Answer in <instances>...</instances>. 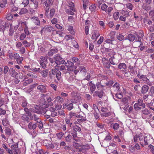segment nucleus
Segmentation results:
<instances>
[{
    "mask_svg": "<svg viewBox=\"0 0 154 154\" xmlns=\"http://www.w3.org/2000/svg\"><path fill=\"white\" fill-rule=\"evenodd\" d=\"M31 20L35 25L37 26L40 25V21L38 17H33L31 18Z\"/></svg>",
    "mask_w": 154,
    "mask_h": 154,
    "instance_id": "2eb2a0df",
    "label": "nucleus"
},
{
    "mask_svg": "<svg viewBox=\"0 0 154 154\" xmlns=\"http://www.w3.org/2000/svg\"><path fill=\"white\" fill-rule=\"evenodd\" d=\"M22 43L24 45L25 47H30L31 45L30 43L28 42L26 40H23L22 42Z\"/></svg>",
    "mask_w": 154,
    "mask_h": 154,
    "instance_id": "72a5a7b5",
    "label": "nucleus"
},
{
    "mask_svg": "<svg viewBox=\"0 0 154 154\" xmlns=\"http://www.w3.org/2000/svg\"><path fill=\"white\" fill-rule=\"evenodd\" d=\"M149 14L150 16H152V20L154 22V11H151L149 13Z\"/></svg>",
    "mask_w": 154,
    "mask_h": 154,
    "instance_id": "774afa93",
    "label": "nucleus"
},
{
    "mask_svg": "<svg viewBox=\"0 0 154 154\" xmlns=\"http://www.w3.org/2000/svg\"><path fill=\"white\" fill-rule=\"evenodd\" d=\"M101 115L102 116L108 117L111 115V113L110 112H104L101 114Z\"/></svg>",
    "mask_w": 154,
    "mask_h": 154,
    "instance_id": "052dcab7",
    "label": "nucleus"
},
{
    "mask_svg": "<svg viewBox=\"0 0 154 154\" xmlns=\"http://www.w3.org/2000/svg\"><path fill=\"white\" fill-rule=\"evenodd\" d=\"M72 138V136L70 134H69L66 137L65 140L67 142H70Z\"/></svg>",
    "mask_w": 154,
    "mask_h": 154,
    "instance_id": "09e8293b",
    "label": "nucleus"
},
{
    "mask_svg": "<svg viewBox=\"0 0 154 154\" xmlns=\"http://www.w3.org/2000/svg\"><path fill=\"white\" fill-rule=\"evenodd\" d=\"M3 125L4 126H7L9 124V122L7 119H3L2 121Z\"/></svg>",
    "mask_w": 154,
    "mask_h": 154,
    "instance_id": "a18cd8bd",
    "label": "nucleus"
},
{
    "mask_svg": "<svg viewBox=\"0 0 154 154\" xmlns=\"http://www.w3.org/2000/svg\"><path fill=\"white\" fill-rule=\"evenodd\" d=\"M72 60L74 63H75V64L77 65L79 64L80 61L78 58L75 57H72Z\"/></svg>",
    "mask_w": 154,
    "mask_h": 154,
    "instance_id": "37998d69",
    "label": "nucleus"
},
{
    "mask_svg": "<svg viewBox=\"0 0 154 154\" xmlns=\"http://www.w3.org/2000/svg\"><path fill=\"white\" fill-rule=\"evenodd\" d=\"M141 106L143 108H145V105L144 103H143V100L139 99H138L137 102L134 104V107L135 110H138L141 109Z\"/></svg>",
    "mask_w": 154,
    "mask_h": 154,
    "instance_id": "7ed1b4c3",
    "label": "nucleus"
},
{
    "mask_svg": "<svg viewBox=\"0 0 154 154\" xmlns=\"http://www.w3.org/2000/svg\"><path fill=\"white\" fill-rule=\"evenodd\" d=\"M107 7L108 6L106 4H103L101 5V9L103 11L106 12V10Z\"/></svg>",
    "mask_w": 154,
    "mask_h": 154,
    "instance_id": "4d7b16f0",
    "label": "nucleus"
},
{
    "mask_svg": "<svg viewBox=\"0 0 154 154\" xmlns=\"http://www.w3.org/2000/svg\"><path fill=\"white\" fill-rule=\"evenodd\" d=\"M67 30L72 35H74L75 32L74 31L73 27L72 26H67Z\"/></svg>",
    "mask_w": 154,
    "mask_h": 154,
    "instance_id": "a878e982",
    "label": "nucleus"
},
{
    "mask_svg": "<svg viewBox=\"0 0 154 154\" xmlns=\"http://www.w3.org/2000/svg\"><path fill=\"white\" fill-rule=\"evenodd\" d=\"M103 91L102 90L98 89L97 91H96L94 92L93 95L94 96H98L99 98H101L103 96Z\"/></svg>",
    "mask_w": 154,
    "mask_h": 154,
    "instance_id": "ddd939ff",
    "label": "nucleus"
},
{
    "mask_svg": "<svg viewBox=\"0 0 154 154\" xmlns=\"http://www.w3.org/2000/svg\"><path fill=\"white\" fill-rule=\"evenodd\" d=\"M24 110L29 116L30 117L31 116L32 114L31 112L29 111V110L27 108H25L24 109Z\"/></svg>",
    "mask_w": 154,
    "mask_h": 154,
    "instance_id": "13d9d810",
    "label": "nucleus"
},
{
    "mask_svg": "<svg viewBox=\"0 0 154 154\" xmlns=\"http://www.w3.org/2000/svg\"><path fill=\"white\" fill-rule=\"evenodd\" d=\"M27 100L26 99L24 98L22 104V106L23 107H25L27 106Z\"/></svg>",
    "mask_w": 154,
    "mask_h": 154,
    "instance_id": "6e6d98bb",
    "label": "nucleus"
},
{
    "mask_svg": "<svg viewBox=\"0 0 154 154\" xmlns=\"http://www.w3.org/2000/svg\"><path fill=\"white\" fill-rule=\"evenodd\" d=\"M89 9L91 11L94 12L96 10V7L95 5H92L90 6Z\"/></svg>",
    "mask_w": 154,
    "mask_h": 154,
    "instance_id": "864d4df0",
    "label": "nucleus"
},
{
    "mask_svg": "<svg viewBox=\"0 0 154 154\" xmlns=\"http://www.w3.org/2000/svg\"><path fill=\"white\" fill-rule=\"evenodd\" d=\"M65 121L68 127H71L72 126V121L70 118H66L65 119Z\"/></svg>",
    "mask_w": 154,
    "mask_h": 154,
    "instance_id": "f3484780",
    "label": "nucleus"
},
{
    "mask_svg": "<svg viewBox=\"0 0 154 154\" xmlns=\"http://www.w3.org/2000/svg\"><path fill=\"white\" fill-rule=\"evenodd\" d=\"M54 59L56 62L57 63L56 65L54 66V67H56L57 65L60 64V63L63 64L65 63V60H64L62 59V58L59 55L57 54L55 55Z\"/></svg>",
    "mask_w": 154,
    "mask_h": 154,
    "instance_id": "20e7f679",
    "label": "nucleus"
},
{
    "mask_svg": "<svg viewBox=\"0 0 154 154\" xmlns=\"http://www.w3.org/2000/svg\"><path fill=\"white\" fill-rule=\"evenodd\" d=\"M30 118H31V120L33 119L34 121H36L37 123H39L41 122L38 114H34L32 115H31Z\"/></svg>",
    "mask_w": 154,
    "mask_h": 154,
    "instance_id": "9d476101",
    "label": "nucleus"
},
{
    "mask_svg": "<svg viewBox=\"0 0 154 154\" xmlns=\"http://www.w3.org/2000/svg\"><path fill=\"white\" fill-rule=\"evenodd\" d=\"M65 105L66 106V109L69 110H71L73 108V104L72 103L69 104H66H66H65Z\"/></svg>",
    "mask_w": 154,
    "mask_h": 154,
    "instance_id": "f704fd0d",
    "label": "nucleus"
},
{
    "mask_svg": "<svg viewBox=\"0 0 154 154\" xmlns=\"http://www.w3.org/2000/svg\"><path fill=\"white\" fill-rule=\"evenodd\" d=\"M21 119L24 121L26 122H29L31 120V118H29L26 115L23 114L21 116Z\"/></svg>",
    "mask_w": 154,
    "mask_h": 154,
    "instance_id": "412c9836",
    "label": "nucleus"
},
{
    "mask_svg": "<svg viewBox=\"0 0 154 154\" xmlns=\"http://www.w3.org/2000/svg\"><path fill=\"white\" fill-rule=\"evenodd\" d=\"M94 111V115L95 118L96 119H97L99 117V109L97 108V109L95 110Z\"/></svg>",
    "mask_w": 154,
    "mask_h": 154,
    "instance_id": "c756f323",
    "label": "nucleus"
},
{
    "mask_svg": "<svg viewBox=\"0 0 154 154\" xmlns=\"http://www.w3.org/2000/svg\"><path fill=\"white\" fill-rule=\"evenodd\" d=\"M9 72L12 76L14 77H16L18 73L15 71V70L13 68H10L9 69Z\"/></svg>",
    "mask_w": 154,
    "mask_h": 154,
    "instance_id": "aec40b11",
    "label": "nucleus"
},
{
    "mask_svg": "<svg viewBox=\"0 0 154 154\" xmlns=\"http://www.w3.org/2000/svg\"><path fill=\"white\" fill-rule=\"evenodd\" d=\"M26 35L24 33H22L20 36L19 38L20 40H23L26 37Z\"/></svg>",
    "mask_w": 154,
    "mask_h": 154,
    "instance_id": "e2e57ef3",
    "label": "nucleus"
},
{
    "mask_svg": "<svg viewBox=\"0 0 154 154\" xmlns=\"http://www.w3.org/2000/svg\"><path fill=\"white\" fill-rule=\"evenodd\" d=\"M33 81V80L32 79H29L26 80L23 83V85L24 86H26L28 84L32 83Z\"/></svg>",
    "mask_w": 154,
    "mask_h": 154,
    "instance_id": "c03bdc74",
    "label": "nucleus"
},
{
    "mask_svg": "<svg viewBox=\"0 0 154 154\" xmlns=\"http://www.w3.org/2000/svg\"><path fill=\"white\" fill-rule=\"evenodd\" d=\"M64 63H65L66 66L67 67H72L73 65L72 62L69 61H67L66 63H65V62Z\"/></svg>",
    "mask_w": 154,
    "mask_h": 154,
    "instance_id": "ea45409f",
    "label": "nucleus"
},
{
    "mask_svg": "<svg viewBox=\"0 0 154 154\" xmlns=\"http://www.w3.org/2000/svg\"><path fill=\"white\" fill-rule=\"evenodd\" d=\"M90 26H85V34L88 35L89 34V29Z\"/></svg>",
    "mask_w": 154,
    "mask_h": 154,
    "instance_id": "603ef678",
    "label": "nucleus"
},
{
    "mask_svg": "<svg viewBox=\"0 0 154 154\" xmlns=\"http://www.w3.org/2000/svg\"><path fill=\"white\" fill-rule=\"evenodd\" d=\"M55 12V9L52 8L50 10L49 16L51 17H52L54 15Z\"/></svg>",
    "mask_w": 154,
    "mask_h": 154,
    "instance_id": "3c124183",
    "label": "nucleus"
},
{
    "mask_svg": "<svg viewBox=\"0 0 154 154\" xmlns=\"http://www.w3.org/2000/svg\"><path fill=\"white\" fill-rule=\"evenodd\" d=\"M28 11L27 9L22 8L21 9L20 12L19 13V14L20 15L24 14L26 13Z\"/></svg>",
    "mask_w": 154,
    "mask_h": 154,
    "instance_id": "473e14b6",
    "label": "nucleus"
},
{
    "mask_svg": "<svg viewBox=\"0 0 154 154\" xmlns=\"http://www.w3.org/2000/svg\"><path fill=\"white\" fill-rule=\"evenodd\" d=\"M9 24L8 23H4L2 19H0V31L4 32L7 27H8Z\"/></svg>",
    "mask_w": 154,
    "mask_h": 154,
    "instance_id": "423d86ee",
    "label": "nucleus"
},
{
    "mask_svg": "<svg viewBox=\"0 0 154 154\" xmlns=\"http://www.w3.org/2000/svg\"><path fill=\"white\" fill-rule=\"evenodd\" d=\"M29 3V0H23L22 2L21 3L22 5H24V7L27 6Z\"/></svg>",
    "mask_w": 154,
    "mask_h": 154,
    "instance_id": "5fc2aeb1",
    "label": "nucleus"
},
{
    "mask_svg": "<svg viewBox=\"0 0 154 154\" xmlns=\"http://www.w3.org/2000/svg\"><path fill=\"white\" fill-rule=\"evenodd\" d=\"M39 103L40 105H43L46 103V101L45 99L43 98H41L39 101Z\"/></svg>",
    "mask_w": 154,
    "mask_h": 154,
    "instance_id": "49530a36",
    "label": "nucleus"
},
{
    "mask_svg": "<svg viewBox=\"0 0 154 154\" xmlns=\"http://www.w3.org/2000/svg\"><path fill=\"white\" fill-rule=\"evenodd\" d=\"M142 116L143 119H146L147 117L146 116L149 114L150 112L147 109H145L142 110Z\"/></svg>",
    "mask_w": 154,
    "mask_h": 154,
    "instance_id": "f8f14e48",
    "label": "nucleus"
},
{
    "mask_svg": "<svg viewBox=\"0 0 154 154\" xmlns=\"http://www.w3.org/2000/svg\"><path fill=\"white\" fill-rule=\"evenodd\" d=\"M115 91H118L120 88L119 84L117 82H116L113 87Z\"/></svg>",
    "mask_w": 154,
    "mask_h": 154,
    "instance_id": "79ce46f5",
    "label": "nucleus"
},
{
    "mask_svg": "<svg viewBox=\"0 0 154 154\" xmlns=\"http://www.w3.org/2000/svg\"><path fill=\"white\" fill-rule=\"evenodd\" d=\"M54 28L52 26L42 27L41 33L42 34L50 33L54 31Z\"/></svg>",
    "mask_w": 154,
    "mask_h": 154,
    "instance_id": "39448f33",
    "label": "nucleus"
},
{
    "mask_svg": "<svg viewBox=\"0 0 154 154\" xmlns=\"http://www.w3.org/2000/svg\"><path fill=\"white\" fill-rule=\"evenodd\" d=\"M54 99V98L52 95H51L50 97H47L46 99V103H48L46 104V106H53V103L52 102H51V101Z\"/></svg>",
    "mask_w": 154,
    "mask_h": 154,
    "instance_id": "9b49d317",
    "label": "nucleus"
},
{
    "mask_svg": "<svg viewBox=\"0 0 154 154\" xmlns=\"http://www.w3.org/2000/svg\"><path fill=\"white\" fill-rule=\"evenodd\" d=\"M121 13L122 15L126 17H128L129 16V12L127 11L122 10Z\"/></svg>",
    "mask_w": 154,
    "mask_h": 154,
    "instance_id": "8fccbe9b",
    "label": "nucleus"
},
{
    "mask_svg": "<svg viewBox=\"0 0 154 154\" xmlns=\"http://www.w3.org/2000/svg\"><path fill=\"white\" fill-rule=\"evenodd\" d=\"M149 4L144 3L142 6V8L147 11H149L151 8V7Z\"/></svg>",
    "mask_w": 154,
    "mask_h": 154,
    "instance_id": "b1692460",
    "label": "nucleus"
},
{
    "mask_svg": "<svg viewBox=\"0 0 154 154\" xmlns=\"http://www.w3.org/2000/svg\"><path fill=\"white\" fill-rule=\"evenodd\" d=\"M57 51V48H53L50 50L48 53L49 56H52L54 54L56 53Z\"/></svg>",
    "mask_w": 154,
    "mask_h": 154,
    "instance_id": "393cba45",
    "label": "nucleus"
},
{
    "mask_svg": "<svg viewBox=\"0 0 154 154\" xmlns=\"http://www.w3.org/2000/svg\"><path fill=\"white\" fill-rule=\"evenodd\" d=\"M32 107L33 108H31L29 109L30 111L32 112L39 113L40 112V106H39L34 105Z\"/></svg>",
    "mask_w": 154,
    "mask_h": 154,
    "instance_id": "1a4fd4ad",
    "label": "nucleus"
},
{
    "mask_svg": "<svg viewBox=\"0 0 154 154\" xmlns=\"http://www.w3.org/2000/svg\"><path fill=\"white\" fill-rule=\"evenodd\" d=\"M89 86L91 92L92 93H93L96 89L95 85L92 83V81H91L89 83Z\"/></svg>",
    "mask_w": 154,
    "mask_h": 154,
    "instance_id": "a211bd4d",
    "label": "nucleus"
},
{
    "mask_svg": "<svg viewBox=\"0 0 154 154\" xmlns=\"http://www.w3.org/2000/svg\"><path fill=\"white\" fill-rule=\"evenodd\" d=\"M149 88L148 86L146 85H144L142 88V93L143 94L146 93L148 91Z\"/></svg>",
    "mask_w": 154,
    "mask_h": 154,
    "instance_id": "5701e85b",
    "label": "nucleus"
},
{
    "mask_svg": "<svg viewBox=\"0 0 154 154\" xmlns=\"http://www.w3.org/2000/svg\"><path fill=\"white\" fill-rule=\"evenodd\" d=\"M137 76L139 79H141L144 83L147 84L150 86L152 85V83L149 82V80L147 78L146 75H140V73H139L137 75Z\"/></svg>",
    "mask_w": 154,
    "mask_h": 154,
    "instance_id": "0eeeda50",
    "label": "nucleus"
},
{
    "mask_svg": "<svg viewBox=\"0 0 154 154\" xmlns=\"http://www.w3.org/2000/svg\"><path fill=\"white\" fill-rule=\"evenodd\" d=\"M126 8L131 10H132L133 8V6L130 3H127L126 4Z\"/></svg>",
    "mask_w": 154,
    "mask_h": 154,
    "instance_id": "680f3d73",
    "label": "nucleus"
},
{
    "mask_svg": "<svg viewBox=\"0 0 154 154\" xmlns=\"http://www.w3.org/2000/svg\"><path fill=\"white\" fill-rule=\"evenodd\" d=\"M119 16V12H115L113 14V18L116 20L118 19Z\"/></svg>",
    "mask_w": 154,
    "mask_h": 154,
    "instance_id": "4c0bfd02",
    "label": "nucleus"
},
{
    "mask_svg": "<svg viewBox=\"0 0 154 154\" xmlns=\"http://www.w3.org/2000/svg\"><path fill=\"white\" fill-rule=\"evenodd\" d=\"M128 101V98L127 97H125L122 99L121 100L120 103L122 104H125L127 103Z\"/></svg>",
    "mask_w": 154,
    "mask_h": 154,
    "instance_id": "de8ad7c7",
    "label": "nucleus"
},
{
    "mask_svg": "<svg viewBox=\"0 0 154 154\" xmlns=\"http://www.w3.org/2000/svg\"><path fill=\"white\" fill-rule=\"evenodd\" d=\"M72 128L75 131V133H76V131L79 132H80L81 131V129L80 127L77 125H75L72 126Z\"/></svg>",
    "mask_w": 154,
    "mask_h": 154,
    "instance_id": "2f4dec72",
    "label": "nucleus"
},
{
    "mask_svg": "<svg viewBox=\"0 0 154 154\" xmlns=\"http://www.w3.org/2000/svg\"><path fill=\"white\" fill-rule=\"evenodd\" d=\"M5 131L6 135L8 137L11 134V130L9 128H6Z\"/></svg>",
    "mask_w": 154,
    "mask_h": 154,
    "instance_id": "c85d7f7f",
    "label": "nucleus"
},
{
    "mask_svg": "<svg viewBox=\"0 0 154 154\" xmlns=\"http://www.w3.org/2000/svg\"><path fill=\"white\" fill-rule=\"evenodd\" d=\"M64 134V133L62 132L57 133L56 134L57 138L59 140H61L63 137Z\"/></svg>",
    "mask_w": 154,
    "mask_h": 154,
    "instance_id": "cd10ccee",
    "label": "nucleus"
},
{
    "mask_svg": "<svg viewBox=\"0 0 154 154\" xmlns=\"http://www.w3.org/2000/svg\"><path fill=\"white\" fill-rule=\"evenodd\" d=\"M152 138V137L149 134H146L144 136V140L142 142H141L140 143L141 145L143 147L144 146H146L149 143V141Z\"/></svg>",
    "mask_w": 154,
    "mask_h": 154,
    "instance_id": "f03ea898",
    "label": "nucleus"
},
{
    "mask_svg": "<svg viewBox=\"0 0 154 154\" xmlns=\"http://www.w3.org/2000/svg\"><path fill=\"white\" fill-rule=\"evenodd\" d=\"M64 101L63 98L60 96H57L54 101V103L56 104V102H57V104H61Z\"/></svg>",
    "mask_w": 154,
    "mask_h": 154,
    "instance_id": "dca6fc26",
    "label": "nucleus"
},
{
    "mask_svg": "<svg viewBox=\"0 0 154 154\" xmlns=\"http://www.w3.org/2000/svg\"><path fill=\"white\" fill-rule=\"evenodd\" d=\"M100 35V34L97 31H95L92 35L91 38L92 39L96 40Z\"/></svg>",
    "mask_w": 154,
    "mask_h": 154,
    "instance_id": "4be33fe9",
    "label": "nucleus"
},
{
    "mask_svg": "<svg viewBox=\"0 0 154 154\" xmlns=\"http://www.w3.org/2000/svg\"><path fill=\"white\" fill-rule=\"evenodd\" d=\"M71 98L70 99V102L72 103H75L78 101H80L81 100V97L80 94L78 93L75 92L74 91L71 93Z\"/></svg>",
    "mask_w": 154,
    "mask_h": 154,
    "instance_id": "f257e3e1",
    "label": "nucleus"
},
{
    "mask_svg": "<svg viewBox=\"0 0 154 154\" xmlns=\"http://www.w3.org/2000/svg\"><path fill=\"white\" fill-rule=\"evenodd\" d=\"M56 73L55 74V75H56V77L57 78V79H58V80L59 81L60 80L61 78V72L58 70H56Z\"/></svg>",
    "mask_w": 154,
    "mask_h": 154,
    "instance_id": "58836bf2",
    "label": "nucleus"
},
{
    "mask_svg": "<svg viewBox=\"0 0 154 154\" xmlns=\"http://www.w3.org/2000/svg\"><path fill=\"white\" fill-rule=\"evenodd\" d=\"M128 39L130 41H133L135 39L134 35L132 34H129L128 36Z\"/></svg>",
    "mask_w": 154,
    "mask_h": 154,
    "instance_id": "e433bc0d",
    "label": "nucleus"
},
{
    "mask_svg": "<svg viewBox=\"0 0 154 154\" xmlns=\"http://www.w3.org/2000/svg\"><path fill=\"white\" fill-rule=\"evenodd\" d=\"M7 3L6 0H2L0 2V6L2 8L4 7Z\"/></svg>",
    "mask_w": 154,
    "mask_h": 154,
    "instance_id": "a19ab883",
    "label": "nucleus"
},
{
    "mask_svg": "<svg viewBox=\"0 0 154 154\" xmlns=\"http://www.w3.org/2000/svg\"><path fill=\"white\" fill-rule=\"evenodd\" d=\"M6 18L8 20H10L13 18L12 15L10 13H8L7 15Z\"/></svg>",
    "mask_w": 154,
    "mask_h": 154,
    "instance_id": "bf43d9fd",
    "label": "nucleus"
},
{
    "mask_svg": "<svg viewBox=\"0 0 154 154\" xmlns=\"http://www.w3.org/2000/svg\"><path fill=\"white\" fill-rule=\"evenodd\" d=\"M149 147L150 149V151L153 154H154V146L153 145L150 144L148 146Z\"/></svg>",
    "mask_w": 154,
    "mask_h": 154,
    "instance_id": "338daca9",
    "label": "nucleus"
},
{
    "mask_svg": "<svg viewBox=\"0 0 154 154\" xmlns=\"http://www.w3.org/2000/svg\"><path fill=\"white\" fill-rule=\"evenodd\" d=\"M44 7L45 8V14L46 17H48L49 16V8H48L49 4L47 2L44 4Z\"/></svg>",
    "mask_w": 154,
    "mask_h": 154,
    "instance_id": "6ab92c4d",
    "label": "nucleus"
},
{
    "mask_svg": "<svg viewBox=\"0 0 154 154\" xmlns=\"http://www.w3.org/2000/svg\"><path fill=\"white\" fill-rule=\"evenodd\" d=\"M144 138V135L141 133L135 135L134 137V140L135 142H138V140L140 141H143Z\"/></svg>",
    "mask_w": 154,
    "mask_h": 154,
    "instance_id": "6e6552de",
    "label": "nucleus"
},
{
    "mask_svg": "<svg viewBox=\"0 0 154 154\" xmlns=\"http://www.w3.org/2000/svg\"><path fill=\"white\" fill-rule=\"evenodd\" d=\"M115 58L114 57H112L109 59V61L110 63L113 65H115L116 64V63L114 62Z\"/></svg>",
    "mask_w": 154,
    "mask_h": 154,
    "instance_id": "69168bd1",
    "label": "nucleus"
},
{
    "mask_svg": "<svg viewBox=\"0 0 154 154\" xmlns=\"http://www.w3.org/2000/svg\"><path fill=\"white\" fill-rule=\"evenodd\" d=\"M37 89L39 90V91L45 93L46 92L47 90L45 86L44 85H39L37 87Z\"/></svg>",
    "mask_w": 154,
    "mask_h": 154,
    "instance_id": "4468645a",
    "label": "nucleus"
},
{
    "mask_svg": "<svg viewBox=\"0 0 154 154\" xmlns=\"http://www.w3.org/2000/svg\"><path fill=\"white\" fill-rule=\"evenodd\" d=\"M45 146L48 149H54V144L51 142L47 143L46 144Z\"/></svg>",
    "mask_w": 154,
    "mask_h": 154,
    "instance_id": "7c9ffc66",
    "label": "nucleus"
},
{
    "mask_svg": "<svg viewBox=\"0 0 154 154\" xmlns=\"http://www.w3.org/2000/svg\"><path fill=\"white\" fill-rule=\"evenodd\" d=\"M111 126L116 130H117L119 127V125L117 123H112L111 124Z\"/></svg>",
    "mask_w": 154,
    "mask_h": 154,
    "instance_id": "c9c22d12",
    "label": "nucleus"
},
{
    "mask_svg": "<svg viewBox=\"0 0 154 154\" xmlns=\"http://www.w3.org/2000/svg\"><path fill=\"white\" fill-rule=\"evenodd\" d=\"M113 8L111 7H110L108 8L106 10V12L108 14H110V13L111 11L112 10Z\"/></svg>",
    "mask_w": 154,
    "mask_h": 154,
    "instance_id": "0e129e2a",
    "label": "nucleus"
},
{
    "mask_svg": "<svg viewBox=\"0 0 154 154\" xmlns=\"http://www.w3.org/2000/svg\"><path fill=\"white\" fill-rule=\"evenodd\" d=\"M102 61L103 64L104 65H106L105 66L106 67H109L110 66H109V61L106 58L103 57L102 58Z\"/></svg>",
    "mask_w": 154,
    "mask_h": 154,
    "instance_id": "bb28decb",
    "label": "nucleus"
}]
</instances>
